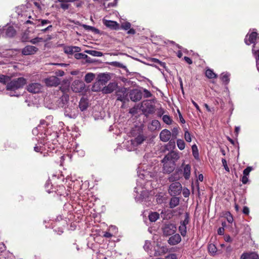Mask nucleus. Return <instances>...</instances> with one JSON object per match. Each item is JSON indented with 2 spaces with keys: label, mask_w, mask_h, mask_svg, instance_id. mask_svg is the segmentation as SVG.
I'll return each mask as SVG.
<instances>
[{
  "label": "nucleus",
  "mask_w": 259,
  "mask_h": 259,
  "mask_svg": "<svg viewBox=\"0 0 259 259\" xmlns=\"http://www.w3.org/2000/svg\"><path fill=\"white\" fill-rule=\"evenodd\" d=\"M69 95L65 93H63V95L58 100V105L60 107H65L69 101Z\"/></svg>",
  "instance_id": "nucleus-17"
},
{
  "label": "nucleus",
  "mask_w": 259,
  "mask_h": 259,
  "mask_svg": "<svg viewBox=\"0 0 259 259\" xmlns=\"http://www.w3.org/2000/svg\"><path fill=\"white\" fill-rule=\"evenodd\" d=\"M179 231L183 237H185L187 235V227L180 225Z\"/></svg>",
  "instance_id": "nucleus-45"
},
{
  "label": "nucleus",
  "mask_w": 259,
  "mask_h": 259,
  "mask_svg": "<svg viewBox=\"0 0 259 259\" xmlns=\"http://www.w3.org/2000/svg\"><path fill=\"white\" fill-rule=\"evenodd\" d=\"M182 186L179 182L172 183L169 187L168 192L171 196H176L181 194Z\"/></svg>",
  "instance_id": "nucleus-6"
},
{
  "label": "nucleus",
  "mask_w": 259,
  "mask_h": 259,
  "mask_svg": "<svg viewBox=\"0 0 259 259\" xmlns=\"http://www.w3.org/2000/svg\"><path fill=\"white\" fill-rule=\"evenodd\" d=\"M230 75L228 73H222L221 75V79L225 84H227L230 81L229 78Z\"/></svg>",
  "instance_id": "nucleus-39"
},
{
  "label": "nucleus",
  "mask_w": 259,
  "mask_h": 259,
  "mask_svg": "<svg viewBox=\"0 0 259 259\" xmlns=\"http://www.w3.org/2000/svg\"><path fill=\"white\" fill-rule=\"evenodd\" d=\"M89 106V104L87 100L81 98L79 103V107L81 111L85 110Z\"/></svg>",
  "instance_id": "nucleus-27"
},
{
  "label": "nucleus",
  "mask_w": 259,
  "mask_h": 259,
  "mask_svg": "<svg viewBox=\"0 0 259 259\" xmlns=\"http://www.w3.org/2000/svg\"><path fill=\"white\" fill-rule=\"evenodd\" d=\"M26 83V80L23 77L17 78V89L22 87Z\"/></svg>",
  "instance_id": "nucleus-41"
},
{
  "label": "nucleus",
  "mask_w": 259,
  "mask_h": 259,
  "mask_svg": "<svg viewBox=\"0 0 259 259\" xmlns=\"http://www.w3.org/2000/svg\"><path fill=\"white\" fill-rule=\"evenodd\" d=\"M104 24L106 27L113 30H117L120 29V25L116 21L105 20L104 21Z\"/></svg>",
  "instance_id": "nucleus-20"
},
{
  "label": "nucleus",
  "mask_w": 259,
  "mask_h": 259,
  "mask_svg": "<svg viewBox=\"0 0 259 259\" xmlns=\"http://www.w3.org/2000/svg\"><path fill=\"white\" fill-rule=\"evenodd\" d=\"M205 76L209 79L216 78L218 75L215 73L212 69L208 68L205 71Z\"/></svg>",
  "instance_id": "nucleus-29"
},
{
  "label": "nucleus",
  "mask_w": 259,
  "mask_h": 259,
  "mask_svg": "<svg viewBox=\"0 0 259 259\" xmlns=\"http://www.w3.org/2000/svg\"><path fill=\"white\" fill-rule=\"evenodd\" d=\"M75 3H74V5L76 7H81L82 4H83V3L82 2V1H79L78 0H76V1H75Z\"/></svg>",
  "instance_id": "nucleus-64"
},
{
  "label": "nucleus",
  "mask_w": 259,
  "mask_h": 259,
  "mask_svg": "<svg viewBox=\"0 0 259 259\" xmlns=\"http://www.w3.org/2000/svg\"><path fill=\"white\" fill-rule=\"evenodd\" d=\"M117 89V83L114 82L109 83L108 85L105 86L102 89V92L104 94H108L112 93Z\"/></svg>",
  "instance_id": "nucleus-15"
},
{
  "label": "nucleus",
  "mask_w": 259,
  "mask_h": 259,
  "mask_svg": "<svg viewBox=\"0 0 259 259\" xmlns=\"http://www.w3.org/2000/svg\"><path fill=\"white\" fill-rule=\"evenodd\" d=\"M83 27L85 30L92 31V32H94L96 34H99L100 33V30L98 29H97L93 26L84 24V25H83Z\"/></svg>",
  "instance_id": "nucleus-37"
},
{
  "label": "nucleus",
  "mask_w": 259,
  "mask_h": 259,
  "mask_svg": "<svg viewBox=\"0 0 259 259\" xmlns=\"http://www.w3.org/2000/svg\"><path fill=\"white\" fill-rule=\"evenodd\" d=\"M71 89L75 93L81 92L84 89V84L82 81L75 80L71 85Z\"/></svg>",
  "instance_id": "nucleus-13"
},
{
  "label": "nucleus",
  "mask_w": 259,
  "mask_h": 259,
  "mask_svg": "<svg viewBox=\"0 0 259 259\" xmlns=\"http://www.w3.org/2000/svg\"><path fill=\"white\" fill-rule=\"evenodd\" d=\"M146 138L143 135H139L133 141H132V144L139 145L143 143L146 140Z\"/></svg>",
  "instance_id": "nucleus-26"
},
{
  "label": "nucleus",
  "mask_w": 259,
  "mask_h": 259,
  "mask_svg": "<svg viewBox=\"0 0 259 259\" xmlns=\"http://www.w3.org/2000/svg\"><path fill=\"white\" fill-rule=\"evenodd\" d=\"M64 53L69 54L72 55L74 52H79L81 51V49L79 47L76 46H67L64 48Z\"/></svg>",
  "instance_id": "nucleus-22"
},
{
  "label": "nucleus",
  "mask_w": 259,
  "mask_h": 259,
  "mask_svg": "<svg viewBox=\"0 0 259 259\" xmlns=\"http://www.w3.org/2000/svg\"><path fill=\"white\" fill-rule=\"evenodd\" d=\"M44 82L47 87H57L60 83V79L56 76L45 78Z\"/></svg>",
  "instance_id": "nucleus-10"
},
{
  "label": "nucleus",
  "mask_w": 259,
  "mask_h": 259,
  "mask_svg": "<svg viewBox=\"0 0 259 259\" xmlns=\"http://www.w3.org/2000/svg\"><path fill=\"white\" fill-rule=\"evenodd\" d=\"M258 34L256 32L253 31L250 34H247L244 39V42L247 45H250L253 44L252 51H254L253 48L255 47V41L256 39H258Z\"/></svg>",
  "instance_id": "nucleus-9"
},
{
  "label": "nucleus",
  "mask_w": 259,
  "mask_h": 259,
  "mask_svg": "<svg viewBox=\"0 0 259 259\" xmlns=\"http://www.w3.org/2000/svg\"><path fill=\"white\" fill-rule=\"evenodd\" d=\"M151 61L153 63H155L159 65L161 67L165 68L166 63L165 62L160 61L159 60L156 58H152Z\"/></svg>",
  "instance_id": "nucleus-46"
},
{
  "label": "nucleus",
  "mask_w": 259,
  "mask_h": 259,
  "mask_svg": "<svg viewBox=\"0 0 259 259\" xmlns=\"http://www.w3.org/2000/svg\"><path fill=\"white\" fill-rule=\"evenodd\" d=\"M177 144L179 149L183 150L185 148V143L183 140L178 139L177 141Z\"/></svg>",
  "instance_id": "nucleus-42"
},
{
  "label": "nucleus",
  "mask_w": 259,
  "mask_h": 259,
  "mask_svg": "<svg viewBox=\"0 0 259 259\" xmlns=\"http://www.w3.org/2000/svg\"><path fill=\"white\" fill-rule=\"evenodd\" d=\"M180 171H181V169L177 170L173 175H171L168 178L169 182H174L179 180L180 178L179 175V172Z\"/></svg>",
  "instance_id": "nucleus-32"
},
{
  "label": "nucleus",
  "mask_w": 259,
  "mask_h": 259,
  "mask_svg": "<svg viewBox=\"0 0 259 259\" xmlns=\"http://www.w3.org/2000/svg\"><path fill=\"white\" fill-rule=\"evenodd\" d=\"M179 158V153L176 151H172L168 153L162 160L164 172L170 174L172 172L176 167V162Z\"/></svg>",
  "instance_id": "nucleus-1"
},
{
  "label": "nucleus",
  "mask_w": 259,
  "mask_h": 259,
  "mask_svg": "<svg viewBox=\"0 0 259 259\" xmlns=\"http://www.w3.org/2000/svg\"><path fill=\"white\" fill-rule=\"evenodd\" d=\"M165 259H177V255L175 253H171L166 256Z\"/></svg>",
  "instance_id": "nucleus-56"
},
{
  "label": "nucleus",
  "mask_w": 259,
  "mask_h": 259,
  "mask_svg": "<svg viewBox=\"0 0 259 259\" xmlns=\"http://www.w3.org/2000/svg\"><path fill=\"white\" fill-rule=\"evenodd\" d=\"M192 150L193 155L194 157L195 158V159H196L197 160L198 159H199V152H198V150L197 147L196 145H193L192 146Z\"/></svg>",
  "instance_id": "nucleus-40"
},
{
  "label": "nucleus",
  "mask_w": 259,
  "mask_h": 259,
  "mask_svg": "<svg viewBox=\"0 0 259 259\" xmlns=\"http://www.w3.org/2000/svg\"><path fill=\"white\" fill-rule=\"evenodd\" d=\"M97 79L93 86V90L96 92L100 91V85H105L110 79V75L108 73H101L98 75Z\"/></svg>",
  "instance_id": "nucleus-3"
},
{
  "label": "nucleus",
  "mask_w": 259,
  "mask_h": 259,
  "mask_svg": "<svg viewBox=\"0 0 259 259\" xmlns=\"http://www.w3.org/2000/svg\"><path fill=\"white\" fill-rule=\"evenodd\" d=\"M183 195L185 197H189L190 195L189 190L187 188H184L183 190Z\"/></svg>",
  "instance_id": "nucleus-57"
},
{
  "label": "nucleus",
  "mask_w": 259,
  "mask_h": 259,
  "mask_svg": "<svg viewBox=\"0 0 259 259\" xmlns=\"http://www.w3.org/2000/svg\"><path fill=\"white\" fill-rule=\"evenodd\" d=\"M131 24L129 22L125 21L121 23L120 29L128 30L127 33L128 34H135L136 33V30L134 28H131Z\"/></svg>",
  "instance_id": "nucleus-18"
},
{
  "label": "nucleus",
  "mask_w": 259,
  "mask_h": 259,
  "mask_svg": "<svg viewBox=\"0 0 259 259\" xmlns=\"http://www.w3.org/2000/svg\"><path fill=\"white\" fill-rule=\"evenodd\" d=\"M56 76H63L64 75V72L62 70H59L55 72Z\"/></svg>",
  "instance_id": "nucleus-59"
},
{
  "label": "nucleus",
  "mask_w": 259,
  "mask_h": 259,
  "mask_svg": "<svg viewBox=\"0 0 259 259\" xmlns=\"http://www.w3.org/2000/svg\"><path fill=\"white\" fill-rule=\"evenodd\" d=\"M208 250L210 253H214L217 252V249L214 244H210L208 247Z\"/></svg>",
  "instance_id": "nucleus-52"
},
{
  "label": "nucleus",
  "mask_w": 259,
  "mask_h": 259,
  "mask_svg": "<svg viewBox=\"0 0 259 259\" xmlns=\"http://www.w3.org/2000/svg\"><path fill=\"white\" fill-rule=\"evenodd\" d=\"M2 28L5 29V35L4 34V36L5 37H13L15 34L16 31L12 26H5Z\"/></svg>",
  "instance_id": "nucleus-23"
},
{
  "label": "nucleus",
  "mask_w": 259,
  "mask_h": 259,
  "mask_svg": "<svg viewBox=\"0 0 259 259\" xmlns=\"http://www.w3.org/2000/svg\"><path fill=\"white\" fill-rule=\"evenodd\" d=\"M248 181V179L247 176H243L241 178V182L243 184H246Z\"/></svg>",
  "instance_id": "nucleus-62"
},
{
  "label": "nucleus",
  "mask_w": 259,
  "mask_h": 259,
  "mask_svg": "<svg viewBox=\"0 0 259 259\" xmlns=\"http://www.w3.org/2000/svg\"><path fill=\"white\" fill-rule=\"evenodd\" d=\"M143 93L144 97L145 98H150L152 96V94L151 93V92L146 89L143 90Z\"/></svg>",
  "instance_id": "nucleus-53"
},
{
  "label": "nucleus",
  "mask_w": 259,
  "mask_h": 259,
  "mask_svg": "<svg viewBox=\"0 0 259 259\" xmlns=\"http://www.w3.org/2000/svg\"><path fill=\"white\" fill-rule=\"evenodd\" d=\"M128 94L131 100L133 102H136L140 101L142 97V93L141 91L137 89L131 90Z\"/></svg>",
  "instance_id": "nucleus-12"
},
{
  "label": "nucleus",
  "mask_w": 259,
  "mask_h": 259,
  "mask_svg": "<svg viewBox=\"0 0 259 259\" xmlns=\"http://www.w3.org/2000/svg\"><path fill=\"white\" fill-rule=\"evenodd\" d=\"M252 168L250 166L247 167L245 169H244L243 174V176H247L249 175L250 172L252 170Z\"/></svg>",
  "instance_id": "nucleus-54"
},
{
  "label": "nucleus",
  "mask_w": 259,
  "mask_h": 259,
  "mask_svg": "<svg viewBox=\"0 0 259 259\" xmlns=\"http://www.w3.org/2000/svg\"><path fill=\"white\" fill-rule=\"evenodd\" d=\"M163 121L168 125H170L172 123V119L171 117L167 115H164L162 117Z\"/></svg>",
  "instance_id": "nucleus-44"
},
{
  "label": "nucleus",
  "mask_w": 259,
  "mask_h": 259,
  "mask_svg": "<svg viewBox=\"0 0 259 259\" xmlns=\"http://www.w3.org/2000/svg\"><path fill=\"white\" fill-rule=\"evenodd\" d=\"M38 51V49L33 46L28 45L22 50V54L23 55H32L35 54Z\"/></svg>",
  "instance_id": "nucleus-14"
},
{
  "label": "nucleus",
  "mask_w": 259,
  "mask_h": 259,
  "mask_svg": "<svg viewBox=\"0 0 259 259\" xmlns=\"http://www.w3.org/2000/svg\"><path fill=\"white\" fill-rule=\"evenodd\" d=\"M23 15L25 16L26 18L27 17L28 18V20L24 21V24H31L33 25H36L37 27H38L40 25H44L45 24H49L50 23V21L49 20H41L40 24H39V20L32 18L30 14L29 15H28L27 12H25L23 14H18V18L19 19V20L22 22L24 21V20L22 19L21 20L20 18L21 17H22Z\"/></svg>",
  "instance_id": "nucleus-2"
},
{
  "label": "nucleus",
  "mask_w": 259,
  "mask_h": 259,
  "mask_svg": "<svg viewBox=\"0 0 259 259\" xmlns=\"http://www.w3.org/2000/svg\"><path fill=\"white\" fill-rule=\"evenodd\" d=\"M184 138L187 142H190L191 141V134L187 129L185 131Z\"/></svg>",
  "instance_id": "nucleus-50"
},
{
  "label": "nucleus",
  "mask_w": 259,
  "mask_h": 259,
  "mask_svg": "<svg viewBox=\"0 0 259 259\" xmlns=\"http://www.w3.org/2000/svg\"><path fill=\"white\" fill-rule=\"evenodd\" d=\"M225 215L227 221L229 223H232L233 221V218L231 213L229 211H228L226 213Z\"/></svg>",
  "instance_id": "nucleus-51"
},
{
  "label": "nucleus",
  "mask_w": 259,
  "mask_h": 259,
  "mask_svg": "<svg viewBox=\"0 0 259 259\" xmlns=\"http://www.w3.org/2000/svg\"><path fill=\"white\" fill-rule=\"evenodd\" d=\"M180 199L178 197H173L170 199L169 202V207L173 208L179 204Z\"/></svg>",
  "instance_id": "nucleus-31"
},
{
  "label": "nucleus",
  "mask_w": 259,
  "mask_h": 259,
  "mask_svg": "<svg viewBox=\"0 0 259 259\" xmlns=\"http://www.w3.org/2000/svg\"><path fill=\"white\" fill-rule=\"evenodd\" d=\"M222 162L223 165L225 170L226 171H227L228 172H229L230 169H229V167L227 165V163L226 160L225 159H224V158H223L222 159Z\"/></svg>",
  "instance_id": "nucleus-55"
},
{
  "label": "nucleus",
  "mask_w": 259,
  "mask_h": 259,
  "mask_svg": "<svg viewBox=\"0 0 259 259\" xmlns=\"http://www.w3.org/2000/svg\"><path fill=\"white\" fill-rule=\"evenodd\" d=\"M191 175V166L189 164H186L183 168V176L186 180H189Z\"/></svg>",
  "instance_id": "nucleus-25"
},
{
  "label": "nucleus",
  "mask_w": 259,
  "mask_h": 259,
  "mask_svg": "<svg viewBox=\"0 0 259 259\" xmlns=\"http://www.w3.org/2000/svg\"><path fill=\"white\" fill-rule=\"evenodd\" d=\"M165 253V248L163 247H157V249L155 250L154 256H160Z\"/></svg>",
  "instance_id": "nucleus-36"
},
{
  "label": "nucleus",
  "mask_w": 259,
  "mask_h": 259,
  "mask_svg": "<svg viewBox=\"0 0 259 259\" xmlns=\"http://www.w3.org/2000/svg\"><path fill=\"white\" fill-rule=\"evenodd\" d=\"M30 31L26 30L22 34L21 40L22 42H29L32 37L30 35Z\"/></svg>",
  "instance_id": "nucleus-30"
},
{
  "label": "nucleus",
  "mask_w": 259,
  "mask_h": 259,
  "mask_svg": "<svg viewBox=\"0 0 259 259\" xmlns=\"http://www.w3.org/2000/svg\"><path fill=\"white\" fill-rule=\"evenodd\" d=\"M86 52L92 56L96 57H101L103 55V53L102 52L95 50H89L86 51Z\"/></svg>",
  "instance_id": "nucleus-43"
},
{
  "label": "nucleus",
  "mask_w": 259,
  "mask_h": 259,
  "mask_svg": "<svg viewBox=\"0 0 259 259\" xmlns=\"http://www.w3.org/2000/svg\"><path fill=\"white\" fill-rule=\"evenodd\" d=\"M175 139H173L172 138V139L171 140H169L168 141V145L169 146H170V147H172V148H175Z\"/></svg>",
  "instance_id": "nucleus-60"
},
{
  "label": "nucleus",
  "mask_w": 259,
  "mask_h": 259,
  "mask_svg": "<svg viewBox=\"0 0 259 259\" xmlns=\"http://www.w3.org/2000/svg\"><path fill=\"white\" fill-rule=\"evenodd\" d=\"M46 191L48 193L52 192L53 190V185L50 180L46 182L45 186Z\"/></svg>",
  "instance_id": "nucleus-35"
},
{
  "label": "nucleus",
  "mask_w": 259,
  "mask_h": 259,
  "mask_svg": "<svg viewBox=\"0 0 259 259\" xmlns=\"http://www.w3.org/2000/svg\"><path fill=\"white\" fill-rule=\"evenodd\" d=\"M148 128L151 131L159 130L160 128V123L158 120H153L148 126Z\"/></svg>",
  "instance_id": "nucleus-24"
},
{
  "label": "nucleus",
  "mask_w": 259,
  "mask_h": 259,
  "mask_svg": "<svg viewBox=\"0 0 259 259\" xmlns=\"http://www.w3.org/2000/svg\"><path fill=\"white\" fill-rule=\"evenodd\" d=\"M181 236L179 234H175L169 237L168 243L171 245H177L181 241Z\"/></svg>",
  "instance_id": "nucleus-21"
},
{
  "label": "nucleus",
  "mask_w": 259,
  "mask_h": 259,
  "mask_svg": "<svg viewBox=\"0 0 259 259\" xmlns=\"http://www.w3.org/2000/svg\"><path fill=\"white\" fill-rule=\"evenodd\" d=\"M12 77L3 74H0V82L4 84H7L11 80Z\"/></svg>",
  "instance_id": "nucleus-33"
},
{
  "label": "nucleus",
  "mask_w": 259,
  "mask_h": 259,
  "mask_svg": "<svg viewBox=\"0 0 259 259\" xmlns=\"http://www.w3.org/2000/svg\"><path fill=\"white\" fill-rule=\"evenodd\" d=\"M141 110L146 117L155 112V106L148 100L144 101L141 107Z\"/></svg>",
  "instance_id": "nucleus-4"
},
{
  "label": "nucleus",
  "mask_w": 259,
  "mask_h": 259,
  "mask_svg": "<svg viewBox=\"0 0 259 259\" xmlns=\"http://www.w3.org/2000/svg\"><path fill=\"white\" fill-rule=\"evenodd\" d=\"M95 77V75L93 73H88L84 77V80L87 83L91 82Z\"/></svg>",
  "instance_id": "nucleus-34"
},
{
  "label": "nucleus",
  "mask_w": 259,
  "mask_h": 259,
  "mask_svg": "<svg viewBox=\"0 0 259 259\" xmlns=\"http://www.w3.org/2000/svg\"><path fill=\"white\" fill-rule=\"evenodd\" d=\"M179 127L177 126L174 127L172 130L171 136L173 139H176L179 134Z\"/></svg>",
  "instance_id": "nucleus-47"
},
{
  "label": "nucleus",
  "mask_w": 259,
  "mask_h": 259,
  "mask_svg": "<svg viewBox=\"0 0 259 259\" xmlns=\"http://www.w3.org/2000/svg\"><path fill=\"white\" fill-rule=\"evenodd\" d=\"M243 213L246 215H248L249 213V209L247 206H244L243 208Z\"/></svg>",
  "instance_id": "nucleus-63"
},
{
  "label": "nucleus",
  "mask_w": 259,
  "mask_h": 259,
  "mask_svg": "<svg viewBox=\"0 0 259 259\" xmlns=\"http://www.w3.org/2000/svg\"><path fill=\"white\" fill-rule=\"evenodd\" d=\"M60 7L64 10H66L69 8V5L67 4H65L64 3H61V4H60Z\"/></svg>",
  "instance_id": "nucleus-58"
},
{
  "label": "nucleus",
  "mask_w": 259,
  "mask_h": 259,
  "mask_svg": "<svg viewBox=\"0 0 259 259\" xmlns=\"http://www.w3.org/2000/svg\"><path fill=\"white\" fill-rule=\"evenodd\" d=\"M184 60L189 64H192L193 62H192V59L188 57H187V56H185L184 58Z\"/></svg>",
  "instance_id": "nucleus-61"
},
{
  "label": "nucleus",
  "mask_w": 259,
  "mask_h": 259,
  "mask_svg": "<svg viewBox=\"0 0 259 259\" xmlns=\"http://www.w3.org/2000/svg\"><path fill=\"white\" fill-rule=\"evenodd\" d=\"M176 225L171 223L165 224L162 228V232L165 236L172 235L176 233Z\"/></svg>",
  "instance_id": "nucleus-7"
},
{
  "label": "nucleus",
  "mask_w": 259,
  "mask_h": 259,
  "mask_svg": "<svg viewBox=\"0 0 259 259\" xmlns=\"http://www.w3.org/2000/svg\"><path fill=\"white\" fill-rule=\"evenodd\" d=\"M115 95L117 97V100L122 102L123 104L128 101V92L126 88L123 87L117 88L115 92Z\"/></svg>",
  "instance_id": "nucleus-5"
},
{
  "label": "nucleus",
  "mask_w": 259,
  "mask_h": 259,
  "mask_svg": "<svg viewBox=\"0 0 259 259\" xmlns=\"http://www.w3.org/2000/svg\"><path fill=\"white\" fill-rule=\"evenodd\" d=\"M240 259H259V256L255 252H244L241 254Z\"/></svg>",
  "instance_id": "nucleus-19"
},
{
  "label": "nucleus",
  "mask_w": 259,
  "mask_h": 259,
  "mask_svg": "<svg viewBox=\"0 0 259 259\" xmlns=\"http://www.w3.org/2000/svg\"><path fill=\"white\" fill-rule=\"evenodd\" d=\"M43 41H44L43 38L36 37L34 38H31L29 42L32 44H36L38 42H42Z\"/></svg>",
  "instance_id": "nucleus-48"
},
{
  "label": "nucleus",
  "mask_w": 259,
  "mask_h": 259,
  "mask_svg": "<svg viewBox=\"0 0 259 259\" xmlns=\"http://www.w3.org/2000/svg\"><path fill=\"white\" fill-rule=\"evenodd\" d=\"M74 57L76 59H85L88 57V56L87 55L83 53H76L74 55Z\"/></svg>",
  "instance_id": "nucleus-49"
},
{
  "label": "nucleus",
  "mask_w": 259,
  "mask_h": 259,
  "mask_svg": "<svg viewBox=\"0 0 259 259\" xmlns=\"http://www.w3.org/2000/svg\"><path fill=\"white\" fill-rule=\"evenodd\" d=\"M159 214L157 212H151L148 215V218L151 222H155L159 218Z\"/></svg>",
  "instance_id": "nucleus-28"
},
{
  "label": "nucleus",
  "mask_w": 259,
  "mask_h": 259,
  "mask_svg": "<svg viewBox=\"0 0 259 259\" xmlns=\"http://www.w3.org/2000/svg\"><path fill=\"white\" fill-rule=\"evenodd\" d=\"M171 133L167 129H164L161 131L159 134L160 140L163 142H168L171 138Z\"/></svg>",
  "instance_id": "nucleus-16"
},
{
  "label": "nucleus",
  "mask_w": 259,
  "mask_h": 259,
  "mask_svg": "<svg viewBox=\"0 0 259 259\" xmlns=\"http://www.w3.org/2000/svg\"><path fill=\"white\" fill-rule=\"evenodd\" d=\"M190 223V217L189 214L186 212L185 214V219L183 221H181L180 222V225L186 226Z\"/></svg>",
  "instance_id": "nucleus-38"
},
{
  "label": "nucleus",
  "mask_w": 259,
  "mask_h": 259,
  "mask_svg": "<svg viewBox=\"0 0 259 259\" xmlns=\"http://www.w3.org/2000/svg\"><path fill=\"white\" fill-rule=\"evenodd\" d=\"M6 90L9 92L8 94L10 96H16V79L12 78H11V80L9 81L6 86Z\"/></svg>",
  "instance_id": "nucleus-8"
},
{
  "label": "nucleus",
  "mask_w": 259,
  "mask_h": 259,
  "mask_svg": "<svg viewBox=\"0 0 259 259\" xmlns=\"http://www.w3.org/2000/svg\"><path fill=\"white\" fill-rule=\"evenodd\" d=\"M42 86L39 83H31L27 86V90L28 92L33 94H36L39 93Z\"/></svg>",
  "instance_id": "nucleus-11"
}]
</instances>
